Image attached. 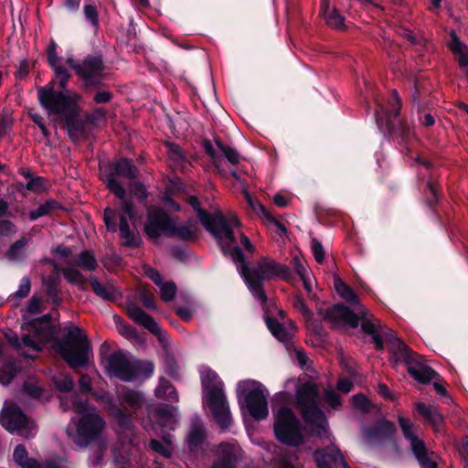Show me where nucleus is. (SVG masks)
I'll list each match as a JSON object with an SVG mask.
<instances>
[{
	"instance_id": "nucleus-1",
	"label": "nucleus",
	"mask_w": 468,
	"mask_h": 468,
	"mask_svg": "<svg viewBox=\"0 0 468 468\" xmlns=\"http://www.w3.org/2000/svg\"><path fill=\"white\" fill-rule=\"evenodd\" d=\"M72 410L79 418L75 428H68L66 432L73 443L80 448H86L94 442H104L107 423L100 411L81 400H74Z\"/></svg>"
},
{
	"instance_id": "nucleus-2",
	"label": "nucleus",
	"mask_w": 468,
	"mask_h": 468,
	"mask_svg": "<svg viewBox=\"0 0 468 468\" xmlns=\"http://www.w3.org/2000/svg\"><path fill=\"white\" fill-rule=\"evenodd\" d=\"M356 311L357 314L343 304H335L326 310L319 308L317 314L324 320L331 324L332 329H337L342 324H348L356 328L358 326L359 320H361L362 330L372 336L373 342L378 349H383L381 337L376 331V324L373 320L369 318V316L372 317V314H370L363 305H356Z\"/></svg>"
},
{
	"instance_id": "nucleus-3",
	"label": "nucleus",
	"mask_w": 468,
	"mask_h": 468,
	"mask_svg": "<svg viewBox=\"0 0 468 468\" xmlns=\"http://www.w3.org/2000/svg\"><path fill=\"white\" fill-rule=\"evenodd\" d=\"M319 389L317 384L308 381L297 387L296 403L305 422L318 437L326 434L327 420L318 406Z\"/></svg>"
},
{
	"instance_id": "nucleus-4",
	"label": "nucleus",
	"mask_w": 468,
	"mask_h": 468,
	"mask_svg": "<svg viewBox=\"0 0 468 468\" xmlns=\"http://www.w3.org/2000/svg\"><path fill=\"white\" fill-rule=\"evenodd\" d=\"M241 274L250 292L260 299L262 304L267 302V296L262 289L263 281L271 280L277 276L285 281H290L292 278L291 271L286 265L280 264L268 258H261L251 269L243 264Z\"/></svg>"
},
{
	"instance_id": "nucleus-5",
	"label": "nucleus",
	"mask_w": 468,
	"mask_h": 468,
	"mask_svg": "<svg viewBox=\"0 0 468 468\" xmlns=\"http://www.w3.org/2000/svg\"><path fill=\"white\" fill-rule=\"evenodd\" d=\"M188 202L197 212V216L201 224L223 247L225 246L224 240L229 244L233 242V229L240 226V221L236 214L230 212L224 215L219 210L209 214L199 207L198 198L195 196H191Z\"/></svg>"
},
{
	"instance_id": "nucleus-6",
	"label": "nucleus",
	"mask_w": 468,
	"mask_h": 468,
	"mask_svg": "<svg viewBox=\"0 0 468 468\" xmlns=\"http://www.w3.org/2000/svg\"><path fill=\"white\" fill-rule=\"evenodd\" d=\"M58 352L71 368L85 367L91 353L88 336L75 325L67 328L64 337L57 342Z\"/></svg>"
},
{
	"instance_id": "nucleus-7",
	"label": "nucleus",
	"mask_w": 468,
	"mask_h": 468,
	"mask_svg": "<svg viewBox=\"0 0 468 468\" xmlns=\"http://www.w3.org/2000/svg\"><path fill=\"white\" fill-rule=\"evenodd\" d=\"M113 175L108 176L106 184L110 191L121 200L122 208L130 220L134 223L136 213L131 200L126 198V191L122 184L115 178V176L126 177L130 180L138 177L139 170L128 158H121L112 164Z\"/></svg>"
},
{
	"instance_id": "nucleus-8",
	"label": "nucleus",
	"mask_w": 468,
	"mask_h": 468,
	"mask_svg": "<svg viewBox=\"0 0 468 468\" xmlns=\"http://www.w3.org/2000/svg\"><path fill=\"white\" fill-rule=\"evenodd\" d=\"M393 355L396 362L406 364L409 374L420 383H429L438 376L425 363L422 356L411 352L409 346L400 339H395L393 342Z\"/></svg>"
},
{
	"instance_id": "nucleus-9",
	"label": "nucleus",
	"mask_w": 468,
	"mask_h": 468,
	"mask_svg": "<svg viewBox=\"0 0 468 468\" xmlns=\"http://www.w3.org/2000/svg\"><path fill=\"white\" fill-rule=\"evenodd\" d=\"M37 97L48 114L62 117L77 106L79 99L77 94L71 93L68 90H55L54 80L46 87L38 89Z\"/></svg>"
},
{
	"instance_id": "nucleus-10",
	"label": "nucleus",
	"mask_w": 468,
	"mask_h": 468,
	"mask_svg": "<svg viewBox=\"0 0 468 468\" xmlns=\"http://www.w3.org/2000/svg\"><path fill=\"white\" fill-rule=\"evenodd\" d=\"M2 426L10 432L29 440L37 434V424L14 403L6 404L0 413Z\"/></svg>"
},
{
	"instance_id": "nucleus-11",
	"label": "nucleus",
	"mask_w": 468,
	"mask_h": 468,
	"mask_svg": "<svg viewBox=\"0 0 468 468\" xmlns=\"http://www.w3.org/2000/svg\"><path fill=\"white\" fill-rule=\"evenodd\" d=\"M274 432L276 438L284 444L298 446L303 441L301 424L293 411L282 407L275 415Z\"/></svg>"
},
{
	"instance_id": "nucleus-12",
	"label": "nucleus",
	"mask_w": 468,
	"mask_h": 468,
	"mask_svg": "<svg viewBox=\"0 0 468 468\" xmlns=\"http://www.w3.org/2000/svg\"><path fill=\"white\" fill-rule=\"evenodd\" d=\"M106 374L123 381H131L137 376L138 367L122 350L101 358Z\"/></svg>"
},
{
	"instance_id": "nucleus-13",
	"label": "nucleus",
	"mask_w": 468,
	"mask_h": 468,
	"mask_svg": "<svg viewBox=\"0 0 468 468\" xmlns=\"http://www.w3.org/2000/svg\"><path fill=\"white\" fill-rule=\"evenodd\" d=\"M204 398L217 423L221 429H228L231 424V416L223 388H209Z\"/></svg>"
},
{
	"instance_id": "nucleus-14",
	"label": "nucleus",
	"mask_w": 468,
	"mask_h": 468,
	"mask_svg": "<svg viewBox=\"0 0 468 468\" xmlns=\"http://www.w3.org/2000/svg\"><path fill=\"white\" fill-rule=\"evenodd\" d=\"M174 220L165 210L152 209L148 212L144 231L150 239L154 240L159 239L162 233L169 236Z\"/></svg>"
},
{
	"instance_id": "nucleus-15",
	"label": "nucleus",
	"mask_w": 468,
	"mask_h": 468,
	"mask_svg": "<svg viewBox=\"0 0 468 468\" xmlns=\"http://www.w3.org/2000/svg\"><path fill=\"white\" fill-rule=\"evenodd\" d=\"M391 97L389 109L386 112L387 128L390 133H398L403 138L408 137L410 134V126L405 122H399V127H397L395 122L402 107V102L397 90H392Z\"/></svg>"
},
{
	"instance_id": "nucleus-16",
	"label": "nucleus",
	"mask_w": 468,
	"mask_h": 468,
	"mask_svg": "<svg viewBox=\"0 0 468 468\" xmlns=\"http://www.w3.org/2000/svg\"><path fill=\"white\" fill-rule=\"evenodd\" d=\"M318 468H350L343 453L335 446L318 449L314 452Z\"/></svg>"
},
{
	"instance_id": "nucleus-17",
	"label": "nucleus",
	"mask_w": 468,
	"mask_h": 468,
	"mask_svg": "<svg viewBox=\"0 0 468 468\" xmlns=\"http://www.w3.org/2000/svg\"><path fill=\"white\" fill-rule=\"evenodd\" d=\"M76 73L80 76L87 84H96L103 70L102 60H81V63H74V60H67Z\"/></svg>"
},
{
	"instance_id": "nucleus-18",
	"label": "nucleus",
	"mask_w": 468,
	"mask_h": 468,
	"mask_svg": "<svg viewBox=\"0 0 468 468\" xmlns=\"http://www.w3.org/2000/svg\"><path fill=\"white\" fill-rule=\"evenodd\" d=\"M22 329L31 333L41 344L49 341L55 333L50 317L47 314L23 324Z\"/></svg>"
},
{
	"instance_id": "nucleus-19",
	"label": "nucleus",
	"mask_w": 468,
	"mask_h": 468,
	"mask_svg": "<svg viewBox=\"0 0 468 468\" xmlns=\"http://www.w3.org/2000/svg\"><path fill=\"white\" fill-rule=\"evenodd\" d=\"M240 455L239 448L235 444L220 443L216 450V460L210 468H237Z\"/></svg>"
},
{
	"instance_id": "nucleus-20",
	"label": "nucleus",
	"mask_w": 468,
	"mask_h": 468,
	"mask_svg": "<svg viewBox=\"0 0 468 468\" xmlns=\"http://www.w3.org/2000/svg\"><path fill=\"white\" fill-rule=\"evenodd\" d=\"M247 409L251 417L263 420L268 416V402L262 389L255 388L245 395Z\"/></svg>"
},
{
	"instance_id": "nucleus-21",
	"label": "nucleus",
	"mask_w": 468,
	"mask_h": 468,
	"mask_svg": "<svg viewBox=\"0 0 468 468\" xmlns=\"http://www.w3.org/2000/svg\"><path fill=\"white\" fill-rule=\"evenodd\" d=\"M127 314L133 322L144 326L154 335H161V329L154 319L135 303H129L127 305Z\"/></svg>"
},
{
	"instance_id": "nucleus-22",
	"label": "nucleus",
	"mask_w": 468,
	"mask_h": 468,
	"mask_svg": "<svg viewBox=\"0 0 468 468\" xmlns=\"http://www.w3.org/2000/svg\"><path fill=\"white\" fill-rule=\"evenodd\" d=\"M78 115L79 111L78 106H76L72 111L63 116L68 133L73 141H77L87 134L86 123L78 119Z\"/></svg>"
},
{
	"instance_id": "nucleus-23",
	"label": "nucleus",
	"mask_w": 468,
	"mask_h": 468,
	"mask_svg": "<svg viewBox=\"0 0 468 468\" xmlns=\"http://www.w3.org/2000/svg\"><path fill=\"white\" fill-rule=\"evenodd\" d=\"M416 410L424 417L438 431L443 423V416L440 413L438 408L434 405H427L423 402L416 403Z\"/></svg>"
},
{
	"instance_id": "nucleus-24",
	"label": "nucleus",
	"mask_w": 468,
	"mask_h": 468,
	"mask_svg": "<svg viewBox=\"0 0 468 468\" xmlns=\"http://www.w3.org/2000/svg\"><path fill=\"white\" fill-rule=\"evenodd\" d=\"M397 33L399 36L406 39L410 45L413 47L417 52L420 53V57H422L423 52L429 48L428 40L419 33H415L404 27L398 28Z\"/></svg>"
},
{
	"instance_id": "nucleus-25",
	"label": "nucleus",
	"mask_w": 468,
	"mask_h": 468,
	"mask_svg": "<svg viewBox=\"0 0 468 468\" xmlns=\"http://www.w3.org/2000/svg\"><path fill=\"white\" fill-rule=\"evenodd\" d=\"M90 284L94 293L106 301H115L119 296V291L112 284H103L96 277H90Z\"/></svg>"
},
{
	"instance_id": "nucleus-26",
	"label": "nucleus",
	"mask_w": 468,
	"mask_h": 468,
	"mask_svg": "<svg viewBox=\"0 0 468 468\" xmlns=\"http://www.w3.org/2000/svg\"><path fill=\"white\" fill-rule=\"evenodd\" d=\"M197 230V228L195 221H187L185 226L176 227V221L174 220L169 236L176 237L184 241L196 240Z\"/></svg>"
},
{
	"instance_id": "nucleus-27",
	"label": "nucleus",
	"mask_w": 468,
	"mask_h": 468,
	"mask_svg": "<svg viewBox=\"0 0 468 468\" xmlns=\"http://www.w3.org/2000/svg\"><path fill=\"white\" fill-rule=\"evenodd\" d=\"M411 449L424 468H436V463L431 462L427 455V449L423 441L420 440L417 436L410 440Z\"/></svg>"
},
{
	"instance_id": "nucleus-28",
	"label": "nucleus",
	"mask_w": 468,
	"mask_h": 468,
	"mask_svg": "<svg viewBox=\"0 0 468 468\" xmlns=\"http://www.w3.org/2000/svg\"><path fill=\"white\" fill-rule=\"evenodd\" d=\"M115 418L122 429V440L130 443H134L135 433L129 416L126 415L122 410H118Z\"/></svg>"
},
{
	"instance_id": "nucleus-29",
	"label": "nucleus",
	"mask_w": 468,
	"mask_h": 468,
	"mask_svg": "<svg viewBox=\"0 0 468 468\" xmlns=\"http://www.w3.org/2000/svg\"><path fill=\"white\" fill-rule=\"evenodd\" d=\"M64 278L72 284L78 285L81 290H86L87 279L75 268L72 261H68V267L61 270Z\"/></svg>"
},
{
	"instance_id": "nucleus-30",
	"label": "nucleus",
	"mask_w": 468,
	"mask_h": 468,
	"mask_svg": "<svg viewBox=\"0 0 468 468\" xmlns=\"http://www.w3.org/2000/svg\"><path fill=\"white\" fill-rule=\"evenodd\" d=\"M334 286L336 292L346 302L354 305H361L355 292L346 284L337 275L334 276Z\"/></svg>"
},
{
	"instance_id": "nucleus-31",
	"label": "nucleus",
	"mask_w": 468,
	"mask_h": 468,
	"mask_svg": "<svg viewBox=\"0 0 468 468\" xmlns=\"http://www.w3.org/2000/svg\"><path fill=\"white\" fill-rule=\"evenodd\" d=\"M119 399L122 403H125L131 408L139 409L144 403V397L142 393L125 388L119 393Z\"/></svg>"
},
{
	"instance_id": "nucleus-32",
	"label": "nucleus",
	"mask_w": 468,
	"mask_h": 468,
	"mask_svg": "<svg viewBox=\"0 0 468 468\" xmlns=\"http://www.w3.org/2000/svg\"><path fill=\"white\" fill-rule=\"evenodd\" d=\"M72 264L79 266L83 270L93 271L98 267L97 260L94 254L90 250H83L79 255L77 260Z\"/></svg>"
},
{
	"instance_id": "nucleus-33",
	"label": "nucleus",
	"mask_w": 468,
	"mask_h": 468,
	"mask_svg": "<svg viewBox=\"0 0 468 468\" xmlns=\"http://www.w3.org/2000/svg\"><path fill=\"white\" fill-rule=\"evenodd\" d=\"M430 93L431 90L424 82L419 80L414 82V91L412 93L411 101L413 105L417 106L418 112L425 108L426 103L422 101V98Z\"/></svg>"
},
{
	"instance_id": "nucleus-34",
	"label": "nucleus",
	"mask_w": 468,
	"mask_h": 468,
	"mask_svg": "<svg viewBox=\"0 0 468 468\" xmlns=\"http://www.w3.org/2000/svg\"><path fill=\"white\" fill-rule=\"evenodd\" d=\"M448 48L457 57L456 58H468V48L455 32H452L450 35Z\"/></svg>"
},
{
	"instance_id": "nucleus-35",
	"label": "nucleus",
	"mask_w": 468,
	"mask_h": 468,
	"mask_svg": "<svg viewBox=\"0 0 468 468\" xmlns=\"http://www.w3.org/2000/svg\"><path fill=\"white\" fill-rule=\"evenodd\" d=\"M29 239L23 236L19 239H17L15 243H13L7 251L5 252V257L9 261H17L22 258L24 254V250L27 245Z\"/></svg>"
},
{
	"instance_id": "nucleus-36",
	"label": "nucleus",
	"mask_w": 468,
	"mask_h": 468,
	"mask_svg": "<svg viewBox=\"0 0 468 468\" xmlns=\"http://www.w3.org/2000/svg\"><path fill=\"white\" fill-rule=\"evenodd\" d=\"M50 67L55 72V78L58 80V85L62 90H66L69 74L65 65L61 64V60H49Z\"/></svg>"
},
{
	"instance_id": "nucleus-37",
	"label": "nucleus",
	"mask_w": 468,
	"mask_h": 468,
	"mask_svg": "<svg viewBox=\"0 0 468 468\" xmlns=\"http://www.w3.org/2000/svg\"><path fill=\"white\" fill-rule=\"evenodd\" d=\"M20 369L16 361H8L0 369V382L4 385L9 384Z\"/></svg>"
},
{
	"instance_id": "nucleus-38",
	"label": "nucleus",
	"mask_w": 468,
	"mask_h": 468,
	"mask_svg": "<svg viewBox=\"0 0 468 468\" xmlns=\"http://www.w3.org/2000/svg\"><path fill=\"white\" fill-rule=\"evenodd\" d=\"M58 202L53 199L47 200L44 204H41L37 209L31 210L28 214L30 220H36L40 217L49 214L50 212L59 208Z\"/></svg>"
},
{
	"instance_id": "nucleus-39",
	"label": "nucleus",
	"mask_w": 468,
	"mask_h": 468,
	"mask_svg": "<svg viewBox=\"0 0 468 468\" xmlns=\"http://www.w3.org/2000/svg\"><path fill=\"white\" fill-rule=\"evenodd\" d=\"M54 386L61 392L70 391L74 383L70 377L67 374L58 372L52 377Z\"/></svg>"
},
{
	"instance_id": "nucleus-40",
	"label": "nucleus",
	"mask_w": 468,
	"mask_h": 468,
	"mask_svg": "<svg viewBox=\"0 0 468 468\" xmlns=\"http://www.w3.org/2000/svg\"><path fill=\"white\" fill-rule=\"evenodd\" d=\"M165 145L167 147L168 156L170 160L175 163V165H182L184 163H186V154L179 145L170 142L165 143Z\"/></svg>"
},
{
	"instance_id": "nucleus-41",
	"label": "nucleus",
	"mask_w": 468,
	"mask_h": 468,
	"mask_svg": "<svg viewBox=\"0 0 468 468\" xmlns=\"http://www.w3.org/2000/svg\"><path fill=\"white\" fill-rule=\"evenodd\" d=\"M267 324L272 335L279 340L287 342L291 339L290 333L276 320L268 318Z\"/></svg>"
},
{
	"instance_id": "nucleus-42",
	"label": "nucleus",
	"mask_w": 468,
	"mask_h": 468,
	"mask_svg": "<svg viewBox=\"0 0 468 468\" xmlns=\"http://www.w3.org/2000/svg\"><path fill=\"white\" fill-rule=\"evenodd\" d=\"M223 252L225 254H229L233 261H237V262H240L241 263V266L243 264H245L244 262V255L241 251V250L239 248V247H234V244L236 243V239H235V237L233 236V242L231 243H228L226 240H224V247L222 246V244L218 241Z\"/></svg>"
},
{
	"instance_id": "nucleus-43",
	"label": "nucleus",
	"mask_w": 468,
	"mask_h": 468,
	"mask_svg": "<svg viewBox=\"0 0 468 468\" xmlns=\"http://www.w3.org/2000/svg\"><path fill=\"white\" fill-rule=\"evenodd\" d=\"M204 436V432L201 429L197 427L193 428L187 436V446L189 451H197L203 443Z\"/></svg>"
},
{
	"instance_id": "nucleus-44",
	"label": "nucleus",
	"mask_w": 468,
	"mask_h": 468,
	"mask_svg": "<svg viewBox=\"0 0 468 468\" xmlns=\"http://www.w3.org/2000/svg\"><path fill=\"white\" fill-rule=\"evenodd\" d=\"M119 229L121 238L124 239L123 245L136 247L139 244V238L130 229L129 224H121Z\"/></svg>"
},
{
	"instance_id": "nucleus-45",
	"label": "nucleus",
	"mask_w": 468,
	"mask_h": 468,
	"mask_svg": "<svg viewBox=\"0 0 468 468\" xmlns=\"http://www.w3.org/2000/svg\"><path fill=\"white\" fill-rule=\"evenodd\" d=\"M160 289V295L163 301L171 302L176 293V285L173 282H162L158 285Z\"/></svg>"
},
{
	"instance_id": "nucleus-46",
	"label": "nucleus",
	"mask_w": 468,
	"mask_h": 468,
	"mask_svg": "<svg viewBox=\"0 0 468 468\" xmlns=\"http://www.w3.org/2000/svg\"><path fill=\"white\" fill-rule=\"evenodd\" d=\"M327 25L337 30H345V17L336 10L334 9L326 18Z\"/></svg>"
},
{
	"instance_id": "nucleus-47",
	"label": "nucleus",
	"mask_w": 468,
	"mask_h": 468,
	"mask_svg": "<svg viewBox=\"0 0 468 468\" xmlns=\"http://www.w3.org/2000/svg\"><path fill=\"white\" fill-rule=\"evenodd\" d=\"M151 449L164 457L169 458L172 455V450L170 441L165 439V442L159 441L157 440H151L149 442Z\"/></svg>"
},
{
	"instance_id": "nucleus-48",
	"label": "nucleus",
	"mask_w": 468,
	"mask_h": 468,
	"mask_svg": "<svg viewBox=\"0 0 468 468\" xmlns=\"http://www.w3.org/2000/svg\"><path fill=\"white\" fill-rule=\"evenodd\" d=\"M83 11L86 20L90 23L95 30H98L100 27V21L96 6L90 4L85 5Z\"/></svg>"
},
{
	"instance_id": "nucleus-49",
	"label": "nucleus",
	"mask_w": 468,
	"mask_h": 468,
	"mask_svg": "<svg viewBox=\"0 0 468 468\" xmlns=\"http://www.w3.org/2000/svg\"><path fill=\"white\" fill-rule=\"evenodd\" d=\"M217 379H218L217 374H215L214 372H212L210 370H208L203 374L202 385L204 388V394H206L209 388H223V385L221 382H219L218 384L215 383L217 381Z\"/></svg>"
},
{
	"instance_id": "nucleus-50",
	"label": "nucleus",
	"mask_w": 468,
	"mask_h": 468,
	"mask_svg": "<svg viewBox=\"0 0 468 468\" xmlns=\"http://www.w3.org/2000/svg\"><path fill=\"white\" fill-rule=\"evenodd\" d=\"M118 332L127 339H138L136 330L130 324L123 323L120 318H115Z\"/></svg>"
},
{
	"instance_id": "nucleus-51",
	"label": "nucleus",
	"mask_w": 468,
	"mask_h": 468,
	"mask_svg": "<svg viewBox=\"0 0 468 468\" xmlns=\"http://www.w3.org/2000/svg\"><path fill=\"white\" fill-rule=\"evenodd\" d=\"M44 285L46 287L47 293L50 296L54 302H58V277H48L44 280Z\"/></svg>"
},
{
	"instance_id": "nucleus-52",
	"label": "nucleus",
	"mask_w": 468,
	"mask_h": 468,
	"mask_svg": "<svg viewBox=\"0 0 468 468\" xmlns=\"http://www.w3.org/2000/svg\"><path fill=\"white\" fill-rule=\"evenodd\" d=\"M175 411V408L164 405L156 409V416L160 420H164L163 425H165L174 420Z\"/></svg>"
},
{
	"instance_id": "nucleus-53",
	"label": "nucleus",
	"mask_w": 468,
	"mask_h": 468,
	"mask_svg": "<svg viewBox=\"0 0 468 468\" xmlns=\"http://www.w3.org/2000/svg\"><path fill=\"white\" fill-rule=\"evenodd\" d=\"M216 143H217V145L218 146V148L221 150L224 156L228 159V161L229 163H231L232 165H236L239 163V155L235 149H233L229 146L224 145L219 141H217Z\"/></svg>"
},
{
	"instance_id": "nucleus-54",
	"label": "nucleus",
	"mask_w": 468,
	"mask_h": 468,
	"mask_svg": "<svg viewBox=\"0 0 468 468\" xmlns=\"http://www.w3.org/2000/svg\"><path fill=\"white\" fill-rule=\"evenodd\" d=\"M243 194L246 198V201L248 202L249 206L254 212L261 213L264 217H269V212L261 202L252 199L251 196L246 189L243 190Z\"/></svg>"
},
{
	"instance_id": "nucleus-55",
	"label": "nucleus",
	"mask_w": 468,
	"mask_h": 468,
	"mask_svg": "<svg viewBox=\"0 0 468 468\" xmlns=\"http://www.w3.org/2000/svg\"><path fill=\"white\" fill-rule=\"evenodd\" d=\"M156 395L159 398H163L165 395L174 398L176 396V390L167 380L162 379L156 388Z\"/></svg>"
},
{
	"instance_id": "nucleus-56",
	"label": "nucleus",
	"mask_w": 468,
	"mask_h": 468,
	"mask_svg": "<svg viewBox=\"0 0 468 468\" xmlns=\"http://www.w3.org/2000/svg\"><path fill=\"white\" fill-rule=\"evenodd\" d=\"M139 299L146 308L150 310L155 308L154 294L148 289L144 287L140 290Z\"/></svg>"
},
{
	"instance_id": "nucleus-57",
	"label": "nucleus",
	"mask_w": 468,
	"mask_h": 468,
	"mask_svg": "<svg viewBox=\"0 0 468 468\" xmlns=\"http://www.w3.org/2000/svg\"><path fill=\"white\" fill-rule=\"evenodd\" d=\"M22 344L34 351L41 350L42 344L31 333L27 332L22 335Z\"/></svg>"
},
{
	"instance_id": "nucleus-58",
	"label": "nucleus",
	"mask_w": 468,
	"mask_h": 468,
	"mask_svg": "<svg viewBox=\"0 0 468 468\" xmlns=\"http://www.w3.org/2000/svg\"><path fill=\"white\" fill-rule=\"evenodd\" d=\"M312 250L315 261L322 263L324 261L325 251L322 243L315 238L312 239Z\"/></svg>"
},
{
	"instance_id": "nucleus-59",
	"label": "nucleus",
	"mask_w": 468,
	"mask_h": 468,
	"mask_svg": "<svg viewBox=\"0 0 468 468\" xmlns=\"http://www.w3.org/2000/svg\"><path fill=\"white\" fill-rule=\"evenodd\" d=\"M115 211L110 207L105 208L104 214H103V219L104 223L106 225V228L109 231H116L117 227L115 224Z\"/></svg>"
},
{
	"instance_id": "nucleus-60",
	"label": "nucleus",
	"mask_w": 468,
	"mask_h": 468,
	"mask_svg": "<svg viewBox=\"0 0 468 468\" xmlns=\"http://www.w3.org/2000/svg\"><path fill=\"white\" fill-rule=\"evenodd\" d=\"M292 305L294 309L299 311L303 316L305 318L309 317L313 314L311 310L306 306L303 299L298 295L294 296Z\"/></svg>"
},
{
	"instance_id": "nucleus-61",
	"label": "nucleus",
	"mask_w": 468,
	"mask_h": 468,
	"mask_svg": "<svg viewBox=\"0 0 468 468\" xmlns=\"http://www.w3.org/2000/svg\"><path fill=\"white\" fill-rule=\"evenodd\" d=\"M324 399L334 409L341 406V399L339 395L332 388H328L324 391Z\"/></svg>"
},
{
	"instance_id": "nucleus-62",
	"label": "nucleus",
	"mask_w": 468,
	"mask_h": 468,
	"mask_svg": "<svg viewBox=\"0 0 468 468\" xmlns=\"http://www.w3.org/2000/svg\"><path fill=\"white\" fill-rule=\"evenodd\" d=\"M130 192L136 196L139 200L144 201L147 198L145 186L140 182H134L130 186Z\"/></svg>"
},
{
	"instance_id": "nucleus-63",
	"label": "nucleus",
	"mask_w": 468,
	"mask_h": 468,
	"mask_svg": "<svg viewBox=\"0 0 468 468\" xmlns=\"http://www.w3.org/2000/svg\"><path fill=\"white\" fill-rule=\"evenodd\" d=\"M16 232V225L10 220H0V236H11Z\"/></svg>"
},
{
	"instance_id": "nucleus-64",
	"label": "nucleus",
	"mask_w": 468,
	"mask_h": 468,
	"mask_svg": "<svg viewBox=\"0 0 468 468\" xmlns=\"http://www.w3.org/2000/svg\"><path fill=\"white\" fill-rule=\"evenodd\" d=\"M31 282L28 277H24L22 279L19 289L16 292L15 297L18 299H23L27 297L30 292Z\"/></svg>"
}]
</instances>
